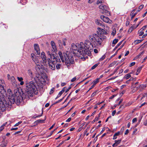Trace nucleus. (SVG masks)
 I'll return each mask as SVG.
<instances>
[{
	"label": "nucleus",
	"instance_id": "obj_1",
	"mask_svg": "<svg viewBox=\"0 0 147 147\" xmlns=\"http://www.w3.org/2000/svg\"><path fill=\"white\" fill-rule=\"evenodd\" d=\"M88 37L90 41L86 40L84 43L81 42L80 44H72L71 52L73 51V53L78 57L80 55L84 56L86 55L90 56L93 49V45L90 41L94 45L100 46L106 38L103 34L98 32L91 34Z\"/></svg>",
	"mask_w": 147,
	"mask_h": 147
},
{
	"label": "nucleus",
	"instance_id": "obj_2",
	"mask_svg": "<svg viewBox=\"0 0 147 147\" xmlns=\"http://www.w3.org/2000/svg\"><path fill=\"white\" fill-rule=\"evenodd\" d=\"M15 96L10 89H8L6 93L3 86L0 84V117L1 112L10 107L16 101Z\"/></svg>",
	"mask_w": 147,
	"mask_h": 147
},
{
	"label": "nucleus",
	"instance_id": "obj_3",
	"mask_svg": "<svg viewBox=\"0 0 147 147\" xmlns=\"http://www.w3.org/2000/svg\"><path fill=\"white\" fill-rule=\"evenodd\" d=\"M25 91L28 94V96H32L33 93L37 90L36 83L32 81L30 82L27 80L25 82Z\"/></svg>",
	"mask_w": 147,
	"mask_h": 147
},
{
	"label": "nucleus",
	"instance_id": "obj_4",
	"mask_svg": "<svg viewBox=\"0 0 147 147\" xmlns=\"http://www.w3.org/2000/svg\"><path fill=\"white\" fill-rule=\"evenodd\" d=\"M58 54L63 62H65L66 65L69 67L70 64L74 63V61L73 58L71 57L68 56L67 54L63 53V54L61 52H59Z\"/></svg>",
	"mask_w": 147,
	"mask_h": 147
},
{
	"label": "nucleus",
	"instance_id": "obj_5",
	"mask_svg": "<svg viewBox=\"0 0 147 147\" xmlns=\"http://www.w3.org/2000/svg\"><path fill=\"white\" fill-rule=\"evenodd\" d=\"M49 62V65L50 68L52 70H55V61L51 60L50 59H48Z\"/></svg>",
	"mask_w": 147,
	"mask_h": 147
},
{
	"label": "nucleus",
	"instance_id": "obj_6",
	"mask_svg": "<svg viewBox=\"0 0 147 147\" xmlns=\"http://www.w3.org/2000/svg\"><path fill=\"white\" fill-rule=\"evenodd\" d=\"M100 18L105 22L110 24L112 23V21L107 17L105 16H100Z\"/></svg>",
	"mask_w": 147,
	"mask_h": 147
},
{
	"label": "nucleus",
	"instance_id": "obj_7",
	"mask_svg": "<svg viewBox=\"0 0 147 147\" xmlns=\"http://www.w3.org/2000/svg\"><path fill=\"white\" fill-rule=\"evenodd\" d=\"M15 98L16 99V101L15 102H21L23 100V98L22 96L19 94L18 96H15Z\"/></svg>",
	"mask_w": 147,
	"mask_h": 147
},
{
	"label": "nucleus",
	"instance_id": "obj_8",
	"mask_svg": "<svg viewBox=\"0 0 147 147\" xmlns=\"http://www.w3.org/2000/svg\"><path fill=\"white\" fill-rule=\"evenodd\" d=\"M36 70L38 73L42 72V69L41 66L39 64H36L35 66Z\"/></svg>",
	"mask_w": 147,
	"mask_h": 147
},
{
	"label": "nucleus",
	"instance_id": "obj_9",
	"mask_svg": "<svg viewBox=\"0 0 147 147\" xmlns=\"http://www.w3.org/2000/svg\"><path fill=\"white\" fill-rule=\"evenodd\" d=\"M34 49L36 51L37 54L39 55L40 54V49L38 45L37 44H35L34 45Z\"/></svg>",
	"mask_w": 147,
	"mask_h": 147
},
{
	"label": "nucleus",
	"instance_id": "obj_10",
	"mask_svg": "<svg viewBox=\"0 0 147 147\" xmlns=\"http://www.w3.org/2000/svg\"><path fill=\"white\" fill-rule=\"evenodd\" d=\"M99 7L100 9L103 10V11H105L106 9H108L107 6L104 5H101L99 6Z\"/></svg>",
	"mask_w": 147,
	"mask_h": 147
},
{
	"label": "nucleus",
	"instance_id": "obj_11",
	"mask_svg": "<svg viewBox=\"0 0 147 147\" xmlns=\"http://www.w3.org/2000/svg\"><path fill=\"white\" fill-rule=\"evenodd\" d=\"M144 51L140 52L138 55L136 56L134 59V60H136L138 59L141 58L142 56L143 55L144 53Z\"/></svg>",
	"mask_w": 147,
	"mask_h": 147
},
{
	"label": "nucleus",
	"instance_id": "obj_12",
	"mask_svg": "<svg viewBox=\"0 0 147 147\" xmlns=\"http://www.w3.org/2000/svg\"><path fill=\"white\" fill-rule=\"evenodd\" d=\"M32 60L36 65L39 64L40 61L39 60L38 57L35 56V58H33Z\"/></svg>",
	"mask_w": 147,
	"mask_h": 147
},
{
	"label": "nucleus",
	"instance_id": "obj_13",
	"mask_svg": "<svg viewBox=\"0 0 147 147\" xmlns=\"http://www.w3.org/2000/svg\"><path fill=\"white\" fill-rule=\"evenodd\" d=\"M41 57L43 61L45 62L46 61V57L45 53L44 52H42L41 54Z\"/></svg>",
	"mask_w": 147,
	"mask_h": 147
},
{
	"label": "nucleus",
	"instance_id": "obj_14",
	"mask_svg": "<svg viewBox=\"0 0 147 147\" xmlns=\"http://www.w3.org/2000/svg\"><path fill=\"white\" fill-rule=\"evenodd\" d=\"M17 78L19 82H20V84L23 85L24 84V82L23 81V78L22 77H18Z\"/></svg>",
	"mask_w": 147,
	"mask_h": 147
},
{
	"label": "nucleus",
	"instance_id": "obj_15",
	"mask_svg": "<svg viewBox=\"0 0 147 147\" xmlns=\"http://www.w3.org/2000/svg\"><path fill=\"white\" fill-rule=\"evenodd\" d=\"M52 53V51L51 52L50 51H48L47 52V53L48 55H50L51 58L50 59L51 60H52L53 58H54V56L53 54Z\"/></svg>",
	"mask_w": 147,
	"mask_h": 147
},
{
	"label": "nucleus",
	"instance_id": "obj_16",
	"mask_svg": "<svg viewBox=\"0 0 147 147\" xmlns=\"http://www.w3.org/2000/svg\"><path fill=\"white\" fill-rule=\"evenodd\" d=\"M52 61H55L56 64L57 62H59L60 61V60L59 57H55L54 56V58L52 59Z\"/></svg>",
	"mask_w": 147,
	"mask_h": 147
},
{
	"label": "nucleus",
	"instance_id": "obj_17",
	"mask_svg": "<svg viewBox=\"0 0 147 147\" xmlns=\"http://www.w3.org/2000/svg\"><path fill=\"white\" fill-rule=\"evenodd\" d=\"M10 80L12 84H16V81L14 77L13 76H12L10 78Z\"/></svg>",
	"mask_w": 147,
	"mask_h": 147
},
{
	"label": "nucleus",
	"instance_id": "obj_18",
	"mask_svg": "<svg viewBox=\"0 0 147 147\" xmlns=\"http://www.w3.org/2000/svg\"><path fill=\"white\" fill-rule=\"evenodd\" d=\"M28 74L31 78H33V75L32 72L30 70H29L28 71Z\"/></svg>",
	"mask_w": 147,
	"mask_h": 147
},
{
	"label": "nucleus",
	"instance_id": "obj_19",
	"mask_svg": "<svg viewBox=\"0 0 147 147\" xmlns=\"http://www.w3.org/2000/svg\"><path fill=\"white\" fill-rule=\"evenodd\" d=\"M96 24L100 26H102L103 25L102 23L100 22V21L98 20H96Z\"/></svg>",
	"mask_w": 147,
	"mask_h": 147
},
{
	"label": "nucleus",
	"instance_id": "obj_20",
	"mask_svg": "<svg viewBox=\"0 0 147 147\" xmlns=\"http://www.w3.org/2000/svg\"><path fill=\"white\" fill-rule=\"evenodd\" d=\"M52 47V48L53 49V50L51 51H52V52H57V48L56 46V45L53 46Z\"/></svg>",
	"mask_w": 147,
	"mask_h": 147
},
{
	"label": "nucleus",
	"instance_id": "obj_21",
	"mask_svg": "<svg viewBox=\"0 0 147 147\" xmlns=\"http://www.w3.org/2000/svg\"><path fill=\"white\" fill-rule=\"evenodd\" d=\"M135 11V9H134L131 12V18L132 19L135 16V15L137 14V12H136L134 13H133Z\"/></svg>",
	"mask_w": 147,
	"mask_h": 147
},
{
	"label": "nucleus",
	"instance_id": "obj_22",
	"mask_svg": "<svg viewBox=\"0 0 147 147\" xmlns=\"http://www.w3.org/2000/svg\"><path fill=\"white\" fill-rule=\"evenodd\" d=\"M118 39H114L113 41L112 46L113 47L114 46V45L118 42Z\"/></svg>",
	"mask_w": 147,
	"mask_h": 147
},
{
	"label": "nucleus",
	"instance_id": "obj_23",
	"mask_svg": "<svg viewBox=\"0 0 147 147\" xmlns=\"http://www.w3.org/2000/svg\"><path fill=\"white\" fill-rule=\"evenodd\" d=\"M131 77V75L129 74H127L125 75V76L124 77V79H125L126 80H127L129 78H130Z\"/></svg>",
	"mask_w": 147,
	"mask_h": 147
},
{
	"label": "nucleus",
	"instance_id": "obj_24",
	"mask_svg": "<svg viewBox=\"0 0 147 147\" xmlns=\"http://www.w3.org/2000/svg\"><path fill=\"white\" fill-rule=\"evenodd\" d=\"M99 81V79L98 78L96 79L95 80H94L92 83V84H93V85L95 86V85Z\"/></svg>",
	"mask_w": 147,
	"mask_h": 147
},
{
	"label": "nucleus",
	"instance_id": "obj_25",
	"mask_svg": "<svg viewBox=\"0 0 147 147\" xmlns=\"http://www.w3.org/2000/svg\"><path fill=\"white\" fill-rule=\"evenodd\" d=\"M144 32L142 29H140L138 31V34L140 36H142L144 34Z\"/></svg>",
	"mask_w": 147,
	"mask_h": 147
},
{
	"label": "nucleus",
	"instance_id": "obj_26",
	"mask_svg": "<svg viewBox=\"0 0 147 147\" xmlns=\"http://www.w3.org/2000/svg\"><path fill=\"white\" fill-rule=\"evenodd\" d=\"M61 66V65L59 63H57L56 65V68L57 69H59L60 68Z\"/></svg>",
	"mask_w": 147,
	"mask_h": 147
},
{
	"label": "nucleus",
	"instance_id": "obj_27",
	"mask_svg": "<svg viewBox=\"0 0 147 147\" xmlns=\"http://www.w3.org/2000/svg\"><path fill=\"white\" fill-rule=\"evenodd\" d=\"M99 64V63H98L95 64L91 67V69L93 70Z\"/></svg>",
	"mask_w": 147,
	"mask_h": 147
},
{
	"label": "nucleus",
	"instance_id": "obj_28",
	"mask_svg": "<svg viewBox=\"0 0 147 147\" xmlns=\"http://www.w3.org/2000/svg\"><path fill=\"white\" fill-rule=\"evenodd\" d=\"M116 32V29L115 28H114L113 30V31L112 32L111 34L113 35L114 36Z\"/></svg>",
	"mask_w": 147,
	"mask_h": 147
},
{
	"label": "nucleus",
	"instance_id": "obj_29",
	"mask_svg": "<svg viewBox=\"0 0 147 147\" xmlns=\"http://www.w3.org/2000/svg\"><path fill=\"white\" fill-rule=\"evenodd\" d=\"M121 140H115V143L116 144V146H117L121 142Z\"/></svg>",
	"mask_w": 147,
	"mask_h": 147
},
{
	"label": "nucleus",
	"instance_id": "obj_30",
	"mask_svg": "<svg viewBox=\"0 0 147 147\" xmlns=\"http://www.w3.org/2000/svg\"><path fill=\"white\" fill-rule=\"evenodd\" d=\"M133 29H134V28L133 26H131V27H130L129 28V30L128 31V32L129 33H131V32H132V31H133Z\"/></svg>",
	"mask_w": 147,
	"mask_h": 147
},
{
	"label": "nucleus",
	"instance_id": "obj_31",
	"mask_svg": "<svg viewBox=\"0 0 147 147\" xmlns=\"http://www.w3.org/2000/svg\"><path fill=\"white\" fill-rule=\"evenodd\" d=\"M147 86V84H142L140 85V88H141L143 89L146 87Z\"/></svg>",
	"mask_w": 147,
	"mask_h": 147
},
{
	"label": "nucleus",
	"instance_id": "obj_32",
	"mask_svg": "<svg viewBox=\"0 0 147 147\" xmlns=\"http://www.w3.org/2000/svg\"><path fill=\"white\" fill-rule=\"evenodd\" d=\"M106 57V56L105 55H103L99 59V61H102L103 59H105V58Z\"/></svg>",
	"mask_w": 147,
	"mask_h": 147
},
{
	"label": "nucleus",
	"instance_id": "obj_33",
	"mask_svg": "<svg viewBox=\"0 0 147 147\" xmlns=\"http://www.w3.org/2000/svg\"><path fill=\"white\" fill-rule=\"evenodd\" d=\"M116 62L114 61L111 63L109 66V67H110L113 66L115 64Z\"/></svg>",
	"mask_w": 147,
	"mask_h": 147
},
{
	"label": "nucleus",
	"instance_id": "obj_34",
	"mask_svg": "<svg viewBox=\"0 0 147 147\" xmlns=\"http://www.w3.org/2000/svg\"><path fill=\"white\" fill-rule=\"evenodd\" d=\"M108 9H106L105 11H103L107 16H109L110 14V13L108 11Z\"/></svg>",
	"mask_w": 147,
	"mask_h": 147
},
{
	"label": "nucleus",
	"instance_id": "obj_35",
	"mask_svg": "<svg viewBox=\"0 0 147 147\" xmlns=\"http://www.w3.org/2000/svg\"><path fill=\"white\" fill-rule=\"evenodd\" d=\"M142 66L138 67V68L137 69V72H138V73H140V71L142 69Z\"/></svg>",
	"mask_w": 147,
	"mask_h": 147
},
{
	"label": "nucleus",
	"instance_id": "obj_36",
	"mask_svg": "<svg viewBox=\"0 0 147 147\" xmlns=\"http://www.w3.org/2000/svg\"><path fill=\"white\" fill-rule=\"evenodd\" d=\"M141 41V40H136L135 41L134 43L136 44H137L140 42Z\"/></svg>",
	"mask_w": 147,
	"mask_h": 147
},
{
	"label": "nucleus",
	"instance_id": "obj_37",
	"mask_svg": "<svg viewBox=\"0 0 147 147\" xmlns=\"http://www.w3.org/2000/svg\"><path fill=\"white\" fill-rule=\"evenodd\" d=\"M122 43V41H121V42H119L117 44V46L115 47L114 49V50H115L117 48H118V47H119L121 44Z\"/></svg>",
	"mask_w": 147,
	"mask_h": 147
},
{
	"label": "nucleus",
	"instance_id": "obj_38",
	"mask_svg": "<svg viewBox=\"0 0 147 147\" xmlns=\"http://www.w3.org/2000/svg\"><path fill=\"white\" fill-rule=\"evenodd\" d=\"M55 90V88H52L51 90V91L50 92V94H52L53 92Z\"/></svg>",
	"mask_w": 147,
	"mask_h": 147
},
{
	"label": "nucleus",
	"instance_id": "obj_39",
	"mask_svg": "<svg viewBox=\"0 0 147 147\" xmlns=\"http://www.w3.org/2000/svg\"><path fill=\"white\" fill-rule=\"evenodd\" d=\"M66 39H63V40L62 42V45H63L64 46H65L66 45Z\"/></svg>",
	"mask_w": 147,
	"mask_h": 147
},
{
	"label": "nucleus",
	"instance_id": "obj_40",
	"mask_svg": "<svg viewBox=\"0 0 147 147\" xmlns=\"http://www.w3.org/2000/svg\"><path fill=\"white\" fill-rule=\"evenodd\" d=\"M147 28V25H145L143 26L140 29H142V30H145Z\"/></svg>",
	"mask_w": 147,
	"mask_h": 147
},
{
	"label": "nucleus",
	"instance_id": "obj_41",
	"mask_svg": "<svg viewBox=\"0 0 147 147\" xmlns=\"http://www.w3.org/2000/svg\"><path fill=\"white\" fill-rule=\"evenodd\" d=\"M22 123V121H19L18 122V123H16V124H15L14 125V127H16L18 126L20 124Z\"/></svg>",
	"mask_w": 147,
	"mask_h": 147
},
{
	"label": "nucleus",
	"instance_id": "obj_42",
	"mask_svg": "<svg viewBox=\"0 0 147 147\" xmlns=\"http://www.w3.org/2000/svg\"><path fill=\"white\" fill-rule=\"evenodd\" d=\"M135 64V62H132L129 65V66L130 67H131L133 65H134Z\"/></svg>",
	"mask_w": 147,
	"mask_h": 147
},
{
	"label": "nucleus",
	"instance_id": "obj_43",
	"mask_svg": "<svg viewBox=\"0 0 147 147\" xmlns=\"http://www.w3.org/2000/svg\"><path fill=\"white\" fill-rule=\"evenodd\" d=\"M51 45L52 47L53 46L56 45L55 42L53 41H52L51 42Z\"/></svg>",
	"mask_w": 147,
	"mask_h": 147
},
{
	"label": "nucleus",
	"instance_id": "obj_44",
	"mask_svg": "<svg viewBox=\"0 0 147 147\" xmlns=\"http://www.w3.org/2000/svg\"><path fill=\"white\" fill-rule=\"evenodd\" d=\"M144 5H141L139 7V9L141 10L144 7Z\"/></svg>",
	"mask_w": 147,
	"mask_h": 147
},
{
	"label": "nucleus",
	"instance_id": "obj_45",
	"mask_svg": "<svg viewBox=\"0 0 147 147\" xmlns=\"http://www.w3.org/2000/svg\"><path fill=\"white\" fill-rule=\"evenodd\" d=\"M65 89H66V87H64L61 91L63 93L65 91Z\"/></svg>",
	"mask_w": 147,
	"mask_h": 147
},
{
	"label": "nucleus",
	"instance_id": "obj_46",
	"mask_svg": "<svg viewBox=\"0 0 147 147\" xmlns=\"http://www.w3.org/2000/svg\"><path fill=\"white\" fill-rule=\"evenodd\" d=\"M117 96L116 94H114L109 97V99H112Z\"/></svg>",
	"mask_w": 147,
	"mask_h": 147
},
{
	"label": "nucleus",
	"instance_id": "obj_47",
	"mask_svg": "<svg viewBox=\"0 0 147 147\" xmlns=\"http://www.w3.org/2000/svg\"><path fill=\"white\" fill-rule=\"evenodd\" d=\"M135 87L137 88V89H138L140 87V85H135Z\"/></svg>",
	"mask_w": 147,
	"mask_h": 147
},
{
	"label": "nucleus",
	"instance_id": "obj_48",
	"mask_svg": "<svg viewBox=\"0 0 147 147\" xmlns=\"http://www.w3.org/2000/svg\"><path fill=\"white\" fill-rule=\"evenodd\" d=\"M102 3L101 0H98L97 1L96 3L97 4H98L100 3Z\"/></svg>",
	"mask_w": 147,
	"mask_h": 147
},
{
	"label": "nucleus",
	"instance_id": "obj_49",
	"mask_svg": "<svg viewBox=\"0 0 147 147\" xmlns=\"http://www.w3.org/2000/svg\"><path fill=\"white\" fill-rule=\"evenodd\" d=\"M137 119L136 118H135L133 119L132 120V123H134L137 121Z\"/></svg>",
	"mask_w": 147,
	"mask_h": 147
},
{
	"label": "nucleus",
	"instance_id": "obj_50",
	"mask_svg": "<svg viewBox=\"0 0 147 147\" xmlns=\"http://www.w3.org/2000/svg\"><path fill=\"white\" fill-rule=\"evenodd\" d=\"M71 88V87H69L68 88H66V89H65V92H68L69 90Z\"/></svg>",
	"mask_w": 147,
	"mask_h": 147
},
{
	"label": "nucleus",
	"instance_id": "obj_51",
	"mask_svg": "<svg viewBox=\"0 0 147 147\" xmlns=\"http://www.w3.org/2000/svg\"><path fill=\"white\" fill-rule=\"evenodd\" d=\"M4 127L2 125L0 127V131H1L4 129Z\"/></svg>",
	"mask_w": 147,
	"mask_h": 147
},
{
	"label": "nucleus",
	"instance_id": "obj_52",
	"mask_svg": "<svg viewBox=\"0 0 147 147\" xmlns=\"http://www.w3.org/2000/svg\"><path fill=\"white\" fill-rule=\"evenodd\" d=\"M147 59V56L146 57L143 59V61L142 62V63H143Z\"/></svg>",
	"mask_w": 147,
	"mask_h": 147
},
{
	"label": "nucleus",
	"instance_id": "obj_53",
	"mask_svg": "<svg viewBox=\"0 0 147 147\" xmlns=\"http://www.w3.org/2000/svg\"><path fill=\"white\" fill-rule=\"evenodd\" d=\"M76 77H74L71 80V81L72 82H74L76 80Z\"/></svg>",
	"mask_w": 147,
	"mask_h": 147
},
{
	"label": "nucleus",
	"instance_id": "obj_54",
	"mask_svg": "<svg viewBox=\"0 0 147 147\" xmlns=\"http://www.w3.org/2000/svg\"><path fill=\"white\" fill-rule=\"evenodd\" d=\"M58 43L60 46V45L62 46V43L61 40H59L58 41Z\"/></svg>",
	"mask_w": 147,
	"mask_h": 147
},
{
	"label": "nucleus",
	"instance_id": "obj_55",
	"mask_svg": "<svg viewBox=\"0 0 147 147\" xmlns=\"http://www.w3.org/2000/svg\"><path fill=\"white\" fill-rule=\"evenodd\" d=\"M63 93L62 92H61V91H60L58 94V96H60Z\"/></svg>",
	"mask_w": 147,
	"mask_h": 147
},
{
	"label": "nucleus",
	"instance_id": "obj_56",
	"mask_svg": "<svg viewBox=\"0 0 147 147\" xmlns=\"http://www.w3.org/2000/svg\"><path fill=\"white\" fill-rule=\"evenodd\" d=\"M71 118H70V117L69 118L66 120V122H69L71 121Z\"/></svg>",
	"mask_w": 147,
	"mask_h": 147
},
{
	"label": "nucleus",
	"instance_id": "obj_57",
	"mask_svg": "<svg viewBox=\"0 0 147 147\" xmlns=\"http://www.w3.org/2000/svg\"><path fill=\"white\" fill-rule=\"evenodd\" d=\"M117 138V136H116L115 134L113 136V139L115 140Z\"/></svg>",
	"mask_w": 147,
	"mask_h": 147
},
{
	"label": "nucleus",
	"instance_id": "obj_58",
	"mask_svg": "<svg viewBox=\"0 0 147 147\" xmlns=\"http://www.w3.org/2000/svg\"><path fill=\"white\" fill-rule=\"evenodd\" d=\"M129 130L128 129H127L126 131H125V135H127V134L128 133H129Z\"/></svg>",
	"mask_w": 147,
	"mask_h": 147
},
{
	"label": "nucleus",
	"instance_id": "obj_59",
	"mask_svg": "<svg viewBox=\"0 0 147 147\" xmlns=\"http://www.w3.org/2000/svg\"><path fill=\"white\" fill-rule=\"evenodd\" d=\"M130 22L129 21H127L126 23V25L127 26H128Z\"/></svg>",
	"mask_w": 147,
	"mask_h": 147
},
{
	"label": "nucleus",
	"instance_id": "obj_60",
	"mask_svg": "<svg viewBox=\"0 0 147 147\" xmlns=\"http://www.w3.org/2000/svg\"><path fill=\"white\" fill-rule=\"evenodd\" d=\"M120 131H118L117 133H115V134L116 136H119L120 134Z\"/></svg>",
	"mask_w": 147,
	"mask_h": 147
},
{
	"label": "nucleus",
	"instance_id": "obj_61",
	"mask_svg": "<svg viewBox=\"0 0 147 147\" xmlns=\"http://www.w3.org/2000/svg\"><path fill=\"white\" fill-rule=\"evenodd\" d=\"M44 121V120H38V122L40 123L41 122H43Z\"/></svg>",
	"mask_w": 147,
	"mask_h": 147
},
{
	"label": "nucleus",
	"instance_id": "obj_62",
	"mask_svg": "<svg viewBox=\"0 0 147 147\" xmlns=\"http://www.w3.org/2000/svg\"><path fill=\"white\" fill-rule=\"evenodd\" d=\"M7 124V122H6L5 123H3L2 125L3 126V127L6 126H7L8 125H6Z\"/></svg>",
	"mask_w": 147,
	"mask_h": 147
},
{
	"label": "nucleus",
	"instance_id": "obj_63",
	"mask_svg": "<svg viewBox=\"0 0 147 147\" xmlns=\"http://www.w3.org/2000/svg\"><path fill=\"white\" fill-rule=\"evenodd\" d=\"M98 30L100 31L103 30V29L100 27H98L97 28Z\"/></svg>",
	"mask_w": 147,
	"mask_h": 147
},
{
	"label": "nucleus",
	"instance_id": "obj_64",
	"mask_svg": "<svg viewBox=\"0 0 147 147\" xmlns=\"http://www.w3.org/2000/svg\"><path fill=\"white\" fill-rule=\"evenodd\" d=\"M116 113V111H113L112 113V115L113 116L115 114V113Z\"/></svg>",
	"mask_w": 147,
	"mask_h": 147
}]
</instances>
